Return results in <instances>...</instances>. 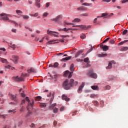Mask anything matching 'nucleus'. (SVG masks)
<instances>
[{"label": "nucleus", "mask_w": 128, "mask_h": 128, "mask_svg": "<svg viewBox=\"0 0 128 128\" xmlns=\"http://www.w3.org/2000/svg\"><path fill=\"white\" fill-rule=\"evenodd\" d=\"M0 20H4V22H8L12 20H10V18H12V15L10 14H6V13H2L0 14Z\"/></svg>", "instance_id": "obj_1"}, {"label": "nucleus", "mask_w": 128, "mask_h": 128, "mask_svg": "<svg viewBox=\"0 0 128 128\" xmlns=\"http://www.w3.org/2000/svg\"><path fill=\"white\" fill-rule=\"evenodd\" d=\"M62 88L64 90H70V82L67 79L65 81H64L62 83Z\"/></svg>", "instance_id": "obj_2"}, {"label": "nucleus", "mask_w": 128, "mask_h": 128, "mask_svg": "<svg viewBox=\"0 0 128 128\" xmlns=\"http://www.w3.org/2000/svg\"><path fill=\"white\" fill-rule=\"evenodd\" d=\"M25 76H28L27 74H22L20 78L18 76H14L12 78V80H16V82H24V80Z\"/></svg>", "instance_id": "obj_3"}, {"label": "nucleus", "mask_w": 128, "mask_h": 128, "mask_svg": "<svg viewBox=\"0 0 128 128\" xmlns=\"http://www.w3.org/2000/svg\"><path fill=\"white\" fill-rule=\"evenodd\" d=\"M26 100L28 102V106H27V110H29L30 108H32V106H34V101H32V102H30V100L28 98V97H26Z\"/></svg>", "instance_id": "obj_4"}, {"label": "nucleus", "mask_w": 128, "mask_h": 128, "mask_svg": "<svg viewBox=\"0 0 128 128\" xmlns=\"http://www.w3.org/2000/svg\"><path fill=\"white\" fill-rule=\"evenodd\" d=\"M88 74L90 78H98V75L96 73H94L92 70H90L88 72Z\"/></svg>", "instance_id": "obj_5"}, {"label": "nucleus", "mask_w": 128, "mask_h": 128, "mask_svg": "<svg viewBox=\"0 0 128 128\" xmlns=\"http://www.w3.org/2000/svg\"><path fill=\"white\" fill-rule=\"evenodd\" d=\"M47 33H48V34H50V36H54L56 38L58 37V32L50 31L49 30H48Z\"/></svg>", "instance_id": "obj_6"}, {"label": "nucleus", "mask_w": 128, "mask_h": 128, "mask_svg": "<svg viewBox=\"0 0 128 128\" xmlns=\"http://www.w3.org/2000/svg\"><path fill=\"white\" fill-rule=\"evenodd\" d=\"M84 87V82H82V85L80 86L78 90V94H81L82 92V88Z\"/></svg>", "instance_id": "obj_7"}, {"label": "nucleus", "mask_w": 128, "mask_h": 128, "mask_svg": "<svg viewBox=\"0 0 128 128\" xmlns=\"http://www.w3.org/2000/svg\"><path fill=\"white\" fill-rule=\"evenodd\" d=\"M60 18H62V16L58 15V16H56V18L51 19L52 22H58L60 20Z\"/></svg>", "instance_id": "obj_8"}, {"label": "nucleus", "mask_w": 128, "mask_h": 128, "mask_svg": "<svg viewBox=\"0 0 128 128\" xmlns=\"http://www.w3.org/2000/svg\"><path fill=\"white\" fill-rule=\"evenodd\" d=\"M112 63L114 64V60H112L108 63V66L106 67V70H110L112 68Z\"/></svg>", "instance_id": "obj_9"}, {"label": "nucleus", "mask_w": 128, "mask_h": 128, "mask_svg": "<svg viewBox=\"0 0 128 128\" xmlns=\"http://www.w3.org/2000/svg\"><path fill=\"white\" fill-rule=\"evenodd\" d=\"M100 48L102 49L104 52H106V50H108V46L106 45H101Z\"/></svg>", "instance_id": "obj_10"}, {"label": "nucleus", "mask_w": 128, "mask_h": 128, "mask_svg": "<svg viewBox=\"0 0 128 128\" xmlns=\"http://www.w3.org/2000/svg\"><path fill=\"white\" fill-rule=\"evenodd\" d=\"M78 26L82 30H88V28H90V26H86L84 25H79V26Z\"/></svg>", "instance_id": "obj_11"}, {"label": "nucleus", "mask_w": 128, "mask_h": 128, "mask_svg": "<svg viewBox=\"0 0 128 128\" xmlns=\"http://www.w3.org/2000/svg\"><path fill=\"white\" fill-rule=\"evenodd\" d=\"M68 78H72V74H74V72H70V71L68 70H66V72H65V74H68Z\"/></svg>", "instance_id": "obj_12"}, {"label": "nucleus", "mask_w": 128, "mask_h": 128, "mask_svg": "<svg viewBox=\"0 0 128 128\" xmlns=\"http://www.w3.org/2000/svg\"><path fill=\"white\" fill-rule=\"evenodd\" d=\"M28 74H30V72L32 74H36V70L34 68H31L28 70Z\"/></svg>", "instance_id": "obj_13"}, {"label": "nucleus", "mask_w": 128, "mask_h": 128, "mask_svg": "<svg viewBox=\"0 0 128 128\" xmlns=\"http://www.w3.org/2000/svg\"><path fill=\"white\" fill-rule=\"evenodd\" d=\"M62 100H66V102H70V98H68V96L64 94L62 95Z\"/></svg>", "instance_id": "obj_14"}, {"label": "nucleus", "mask_w": 128, "mask_h": 128, "mask_svg": "<svg viewBox=\"0 0 128 128\" xmlns=\"http://www.w3.org/2000/svg\"><path fill=\"white\" fill-rule=\"evenodd\" d=\"M81 54H82V56H84V54H82V50H80V51H78V52H76L74 56H75V58H78V56H80Z\"/></svg>", "instance_id": "obj_15"}, {"label": "nucleus", "mask_w": 128, "mask_h": 128, "mask_svg": "<svg viewBox=\"0 0 128 128\" xmlns=\"http://www.w3.org/2000/svg\"><path fill=\"white\" fill-rule=\"evenodd\" d=\"M40 0H36L35 4L36 6L38 8H40Z\"/></svg>", "instance_id": "obj_16"}, {"label": "nucleus", "mask_w": 128, "mask_h": 128, "mask_svg": "<svg viewBox=\"0 0 128 128\" xmlns=\"http://www.w3.org/2000/svg\"><path fill=\"white\" fill-rule=\"evenodd\" d=\"M11 99L14 102H16V95L10 94Z\"/></svg>", "instance_id": "obj_17"}, {"label": "nucleus", "mask_w": 128, "mask_h": 128, "mask_svg": "<svg viewBox=\"0 0 128 128\" xmlns=\"http://www.w3.org/2000/svg\"><path fill=\"white\" fill-rule=\"evenodd\" d=\"M70 70L73 72L74 71V64H71L70 66Z\"/></svg>", "instance_id": "obj_18"}, {"label": "nucleus", "mask_w": 128, "mask_h": 128, "mask_svg": "<svg viewBox=\"0 0 128 128\" xmlns=\"http://www.w3.org/2000/svg\"><path fill=\"white\" fill-rule=\"evenodd\" d=\"M78 10H86V9L84 6H80L77 8Z\"/></svg>", "instance_id": "obj_19"}, {"label": "nucleus", "mask_w": 128, "mask_h": 128, "mask_svg": "<svg viewBox=\"0 0 128 128\" xmlns=\"http://www.w3.org/2000/svg\"><path fill=\"white\" fill-rule=\"evenodd\" d=\"M70 58H72V56H70L68 57H66L65 58H63L61 61L62 62H64V60H70Z\"/></svg>", "instance_id": "obj_20"}, {"label": "nucleus", "mask_w": 128, "mask_h": 128, "mask_svg": "<svg viewBox=\"0 0 128 128\" xmlns=\"http://www.w3.org/2000/svg\"><path fill=\"white\" fill-rule=\"evenodd\" d=\"M8 116V114H0V118H3V120H6V118Z\"/></svg>", "instance_id": "obj_21"}, {"label": "nucleus", "mask_w": 128, "mask_h": 128, "mask_svg": "<svg viewBox=\"0 0 128 128\" xmlns=\"http://www.w3.org/2000/svg\"><path fill=\"white\" fill-rule=\"evenodd\" d=\"M74 79H70V80L69 84H70L71 87L74 86Z\"/></svg>", "instance_id": "obj_22"}, {"label": "nucleus", "mask_w": 128, "mask_h": 128, "mask_svg": "<svg viewBox=\"0 0 128 128\" xmlns=\"http://www.w3.org/2000/svg\"><path fill=\"white\" fill-rule=\"evenodd\" d=\"M91 88L94 90H98V86H92Z\"/></svg>", "instance_id": "obj_23"}, {"label": "nucleus", "mask_w": 128, "mask_h": 128, "mask_svg": "<svg viewBox=\"0 0 128 128\" xmlns=\"http://www.w3.org/2000/svg\"><path fill=\"white\" fill-rule=\"evenodd\" d=\"M108 56V54H98L99 58H104V56Z\"/></svg>", "instance_id": "obj_24"}, {"label": "nucleus", "mask_w": 128, "mask_h": 128, "mask_svg": "<svg viewBox=\"0 0 128 128\" xmlns=\"http://www.w3.org/2000/svg\"><path fill=\"white\" fill-rule=\"evenodd\" d=\"M72 22H80V19L76 18L74 20H73Z\"/></svg>", "instance_id": "obj_25"}, {"label": "nucleus", "mask_w": 128, "mask_h": 128, "mask_svg": "<svg viewBox=\"0 0 128 128\" xmlns=\"http://www.w3.org/2000/svg\"><path fill=\"white\" fill-rule=\"evenodd\" d=\"M24 18V20H28L30 18V16L26 15H22V16Z\"/></svg>", "instance_id": "obj_26"}, {"label": "nucleus", "mask_w": 128, "mask_h": 128, "mask_svg": "<svg viewBox=\"0 0 128 128\" xmlns=\"http://www.w3.org/2000/svg\"><path fill=\"white\" fill-rule=\"evenodd\" d=\"M12 58H14V60H15V62H18V56H12Z\"/></svg>", "instance_id": "obj_27"}, {"label": "nucleus", "mask_w": 128, "mask_h": 128, "mask_svg": "<svg viewBox=\"0 0 128 128\" xmlns=\"http://www.w3.org/2000/svg\"><path fill=\"white\" fill-rule=\"evenodd\" d=\"M82 6H92V4L85 2V3H83L82 4Z\"/></svg>", "instance_id": "obj_28"}, {"label": "nucleus", "mask_w": 128, "mask_h": 128, "mask_svg": "<svg viewBox=\"0 0 128 128\" xmlns=\"http://www.w3.org/2000/svg\"><path fill=\"white\" fill-rule=\"evenodd\" d=\"M9 22L12 24H15V26H18V24L14 20H9Z\"/></svg>", "instance_id": "obj_29"}, {"label": "nucleus", "mask_w": 128, "mask_h": 128, "mask_svg": "<svg viewBox=\"0 0 128 128\" xmlns=\"http://www.w3.org/2000/svg\"><path fill=\"white\" fill-rule=\"evenodd\" d=\"M58 110V109L56 108H55L53 110V112H54V114H57Z\"/></svg>", "instance_id": "obj_30"}, {"label": "nucleus", "mask_w": 128, "mask_h": 128, "mask_svg": "<svg viewBox=\"0 0 128 128\" xmlns=\"http://www.w3.org/2000/svg\"><path fill=\"white\" fill-rule=\"evenodd\" d=\"M102 18H106L108 16V13H102Z\"/></svg>", "instance_id": "obj_31"}, {"label": "nucleus", "mask_w": 128, "mask_h": 128, "mask_svg": "<svg viewBox=\"0 0 128 128\" xmlns=\"http://www.w3.org/2000/svg\"><path fill=\"white\" fill-rule=\"evenodd\" d=\"M58 62H56L53 65L54 68H58Z\"/></svg>", "instance_id": "obj_32"}, {"label": "nucleus", "mask_w": 128, "mask_h": 128, "mask_svg": "<svg viewBox=\"0 0 128 128\" xmlns=\"http://www.w3.org/2000/svg\"><path fill=\"white\" fill-rule=\"evenodd\" d=\"M35 100H42V96H38L36 98Z\"/></svg>", "instance_id": "obj_33"}, {"label": "nucleus", "mask_w": 128, "mask_h": 128, "mask_svg": "<svg viewBox=\"0 0 128 128\" xmlns=\"http://www.w3.org/2000/svg\"><path fill=\"white\" fill-rule=\"evenodd\" d=\"M86 34H82L80 36V38H82V40H84V38H86Z\"/></svg>", "instance_id": "obj_34"}, {"label": "nucleus", "mask_w": 128, "mask_h": 128, "mask_svg": "<svg viewBox=\"0 0 128 128\" xmlns=\"http://www.w3.org/2000/svg\"><path fill=\"white\" fill-rule=\"evenodd\" d=\"M10 44L11 45V46H10V48H12L14 50V48H16V44H12V43H10Z\"/></svg>", "instance_id": "obj_35"}, {"label": "nucleus", "mask_w": 128, "mask_h": 128, "mask_svg": "<svg viewBox=\"0 0 128 128\" xmlns=\"http://www.w3.org/2000/svg\"><path fill=\"white\" fill-rule=\"evenodd\" d=\"M96 97V95L94 94H92L90 96V98H94Z\"/></svg>", "instance_id": "obj_36"}, {"label": "nucleus", "mask_w": 128, "mask_h": 128, "mask_svg": "<svg viewBox=\"0 0 128 128\" xmlns=\"http://www.w3.org/2000/svg\"><path fill=\"white\" fill-rule=\"evenodd\" d=\"M56 106V104H53L50 106V108H54Z\"/></svg>", "instance_id": "obj_37"}, {"label": "nucleus", "mask_w": 128, "mask_h": 128, "mask_svg": "<svg viewBox=\"0 0 128 128\" xmlns=\"http://www.w3.org/2000/svg\"><path fill=\"white\" fill-rule=\"evenodd\" d=\"M16 14H22V12L20 10H16Z\"/></svg>", "instance_id": "obj_38"}, {"label": "nucleus", "mask_w": 128, "mask_h": 128, "mask_svg": "<svg viewBox=\"0 0 128 128\" xmlns=\"http://www.w3.org/2000/svg\"><path fill=\"white\" fill-rule=\"evenodd\" d=\"M48 16V14L46 13V12H44L43 14V18H46Z\"/></svg>", "instance_id": "obj_39"}, {"label": "nucleus", "mask_w": 128, "mask_h": 128, "mask_svg": "<svg viewBox=\"0 0 128 128\" xmlns=\"http://www.w3.org/2000/svg\"><path fill=\"white\" fill-rule=\"evenodd\" d=\"M126 34H128V30H125L122 32V34L125 35Z\"/></svg>", "instance_id": "obj_40"}, {"label": "nucleus", "mask_w": 128, "mask_h": 128, "mask_svg": "<svg viewBox=\"0 0 128 128\" xmlns=\"http://www.w3.org/2000/svg\"><path fill=\"white\" fill-rule=\"evenodd\" d=\"M88 58H84V62H88Z\"/></svg>", "instance_id": "obj_41"}, {"label": "nucleus", "mask_w": 128, "mask_h": 128, "mask_svg": "<svg viewBox=\"0 0 128 128\" xmlns=\"http://www.w3.org/2000/svg\"><path fill=\"white\" fill-rule=\"evenodd\" d=\"M1 62H3V63H4V62H6V59H4V58H2L1 59Z\"/></svg>", "instance_id": "obj_42"}, {"label": "nucleus", "mask_w": 128, "mask_h": 128, "mask_svg": "<svg viewBox=\"0 0 128 128\" xmlns=\"http://www.w3.org/2000/svg\"><path fill=\"white\" fill-rule=\"evenodd\" d=\"M128 46L124 47L122 48V50H128Z\"/></svg>", "instance_id": "obj_43"}, {"label": "nucleus", "mask_w": 128, "mask_h": 128, "mask_svg": "<svg viewBox=\"0 0 128 128\" xmlns=\"http://www.w3.org/2000/svg\"><path fill=\"white\" fill-rule=\"evenodd\" d=\"M54 42V40H50V41L48 42H47V44H52V42Z\"/></svg>", "instance_id": "obj_44"}, {"label": "nucleus", "mask_w": 128, "mask_h": 128, "mask_svg": "<svg viewBox=\"0 0 128 128\" xmlns=\"http://www.w3.org/2000/svg\"><path fill=\"white\" fill-rule=\"evenodd\" d=\"M61 37H62V38H70V36H68V35H66V36L62 35V36H61Z\"/></svg>", "instance_id": "obj_45"}, {"label": "nucleus", "mask_w": 128, "mask_h": 128, "mask_svg": "<svg viewBox=\"0 0 128 128\" xmlns=\"http://www.w3.org/2000/svg\"><path fill=\"white\" fill-rule=\"evenodd\" d=\"M106 90H110V86H106Z\"/></svg>", "instance_id": "obj_46"}, {"label": "nucleus", "mask_w": 128, "mask_h": 128, "mask_svg": "<svg viewBox=\"0 0 128 128\" xmlns=\"http://www.w3.org/2000/svg\"><path fill=\"white\" fill-rule=\"evenodd\" d=\"M24 107L22 106L21 108L20 109V112H24Z\"/></svg>", "instance_id": "obj_47"}, {"label": "nucleus", "mask_w": 128, "mask_h": 128, "mask_svg": "<svg viewBox=\"0 0 128 128\" xmlns=\"http://www.w3.org/2000/svg\"><path fill=\"white\" fill-rule=\"evenodd\" d=\"M94 106H98V101H94Z\"/></svg>", "instance_id": "obj_48"}, {"label": "nucleus", "mask_w": 128, "mask_h": 128, "mask_svg": "<svg viewBox=\"0 0 128 128\" xmlns=\"http://www.w3.org/2000/svg\"><path fill=\"white\" fill-rule=\"evenodd\" d=\"M78 81H76L75 82H74L73 86H78Z\"/></svg>", "instance_id": "obj_49"}, {"label": "nucleus", "mask_w": 128, "mask_h": 128, "mask_svg": "<svg viewBox=\"0 0 128 128\" xmlns=\"http://www.w3.org/2000/svg\"><path fill=\"white\" fill-rule=\"evenodd\" d=\"M110 44H114V42H115V41L114 40H111L110 41Z\"/></svg>", "instance_id": "obj_50"}, {"label": "nucleus", "mask_w": 128, "mask_h": 128, "mask_svg": "<svg viewBox=\"0 0 128 128\" xmlns=\"http://www.w3.org/2000/svg\"><path fill=\"white\" fill-rule=\"evenodd\" d=\"M25 28H26L27 30H30V32H32V30L30 29V28L25 26Z\"/></svg>", "instance_id": "obj_51"}, {"label": "nucleus", "mask_w": 128, "mask_h": 128, "mask_svg": "<svg viewBox=\"0 0 128 128\" xmlns=\"http://www.w3.org/2000/svg\"><path fill=\"white\" fill-rule=\"evenodd\" d=\"M124 44V42H122L120 43H118V46H122V44Z\"/></svg>", "instance_id": "obj_52"}, {"label": "nucleus", "mask_w": 128, "mask_h": 128, "mask_svg": "<svg viewBox=\"0 0 128 128\" xmlns=\"http://www.w3.org/2000/svg\"><path fill=\"white\" fill-rule=\"evenodd\" d=\"M128 2V0H122V4H124L126 2Z\"/></svg>", "instance_id": "obj_53"}, {"label": "nucleus", "mask_w": 128, "mask_h": 128, "mask_svg": "<svg viewBox=\"0 0 128 128\" xmlns=\"http://www.w3.org/2000/svg\"><path fill=\"white\" fill-rule=\"evenodd\" d=\"M30 126L31 128H34L35 126L34 124L32 123L31 125Z\"/></svg>", "instance_id": "obj_54"}, {"label": "nucleus", "mask_w": 128, "mask_h": 128, "mask_svg": "<svg viewBox=\"0 0 128 128\" xmlns=\"http://www.w3.org/2000/svg\"><path fill=\"white\" fill-rule=\"evenodd\" d=\"M46 8H48V6H50V2L46 3Z\"/></svg>", "instance_id": "obj_55"}, {"label": "nucleus", "mask_w": 128, "mask_h": 128, "mask_svg": "<svg viewBox=\"0 0 128 128\" xmlns=\"http://www.w3.org/2000/svg\"><path fill=\"white\" fill-rule=\"evenodd\" d=\"M111 0H103L102 2H110Z\"/></svg>", "instance_id": "obj_56"}, {"label": "nucleus", "mask_w": 128, "mask_h": 128, "mask_svg": "<svg viewBox=\"0 0 128 128\" xmlns=\"http://www.w3.org/2000/svg\"><path fill=\"white\" fill-rule=\"evenodd\" d=\"M62 30H64V32H68V28H64L62 29Z\"/></svg>", "instance_id": "obj_57"}, {"label": "nucleus", "mask_w": 128, "mask_h": 128, "mask_svg": "<svg viewBox=\"0 0 128 128\" xmlns=\"http://www.w3.org/2000/svg\"><path fill=\"white\" fill-rule=\"evenodd\" d=\"M64 107H61L60 108V112H64Z\"/></svg>", "instance_id": "obj_58"}, {"label": "nucleus", "mask_w": 128, "mask_h": 128, "mask_svg": "<svg viewBox=\"0 0 128 128\" xmlns=\"http://www.w3.org/2000/svg\"><path fill=\"white\" fill-rule=\"evenodd\" d=\"M12 32H16V29H12Z\"/></svg>", "instance_id": "obj_59"}, {"label": "nucleus", "mask_w": 128, "mask_h": 128, "mask_svg": "<svg viewBox=\"0 0 128 128\" xmlns=\"http://www.w3.org/2000/svg\"><path fill=\"white\" fill-rule=\"evenodd\" d=\"M0 102H2L0 104H4V100L2 98H0Z\"/></svg>", "instance_id": "obj_60"}, {"label": "nucleus", "mask_w": 128, "mask_h": 128, "mask_svg": "<svg viewBox=\"0 0 128 128\" xmlns=\"http://www.w3.org/2000/svg\"><path fill=\"white\" fill-rule=\"evenodd\" d=\"M66 24L68 26H70V24H72V26H74V24L73 23H68V22H66Z\"/></svg>", "instance_id": "obj_61"}, {"label": "nucleus", "mask_w": 128, "mask_h": 128, "mask_svg": "<svg viewBox=\"0 0 128 128\" xmlns=\"http://www.w3.org/2000/svg\"><path fill=\"white\" fill-rule=\"evenodd\" d=\"M26 100H22L21 102V104H25Z\"/></svg>", "instance_id": "obj_62"}, {"label": "nucleus", "mask_w": 128, "mask_h": 128, "mask_svg": "<svg viewBox=\"0 0 128 128\" xmlns=\"http://www.w3.org/2000/svg\"><path fill=\"white\" fill-rule=\"evenodd\" d=\"M0 50H2L4 52H6V48H0Z\"/></svg>", "instance_id": "obj_63"}, {"label": "nucleus", "mask_w": 128, "mask_h": 128, "mask_svg": "<svg viewBox=\"0 0 128 128\" xmlns=\"http://www.w3.org/2000/svg\"><path fill=\"white\" fill-rule=\"evenodd\" d=\"M20 94L22 98H24V96H26V95L24 93H21Z\"/></svg>", "instance_id": "obj_64"}]
</instances>
